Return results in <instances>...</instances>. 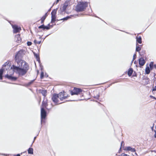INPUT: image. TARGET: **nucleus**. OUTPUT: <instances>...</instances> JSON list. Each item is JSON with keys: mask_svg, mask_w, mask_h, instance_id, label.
I'll use <instances>...</instances> for the list:
<instances>
[{"mask_svg": "<svg viewBox=\"0 0 156 156\" xmlns=\"http://www.w3.org/2000/svg\"><path fill=\"white\" fill-rule=\"evenodd\" d=\"M154 63L153 62H151L149 65L150 66L151 68H152L153 66Z\"/></svg>", "mask_w": 156, "mask_h": 156, "instance_id": "obj_25", "label": "nucleus"}, {"mask_svg": "<svg viewBox=\"0 0 156 156\" xmlns=\"http://www.w3.org/2000/svg\"><path fill=\"white\" fill-rule=\"evenodd\" d=\"M57 12V10L54 9L51 12V23H54L56 21V15Z\"/></svg>", "mask_w": 156, "mask_h": 156, "instance_id": "obj_6", "label": "nucleus"}, {"mask_svg": "<svg viewBox=\"0 0 156 156\" xmlns=\"http://www.w3.org/2000/svg\"><path fill=\"white\" fill-rule=\"evenodd\" d=\"M141 50V48L139 46H136V51H139Z\"/></svg>", "mask_w": 156, "mask_h": 156, "instance_id": "obj_24", "label": "nucleus"}, {"mask_svg": "<svg viewBox=\"0 0 156 156\" xmlns=\"http://www.w3.org/2000/svg\"><path fill=\"white\" fill-rule=\"evenodd\" d=\"M28 153L29 154H33V149L32 148H30L28 150Z\"/></svg>", "mask_w": 156, "mask_h": 156, "instance_id": "obj_19", "label": "nucleus"}, {"mask_svg": "<svg viewBox=\"0 0 156 156\" xmlns=\"http://www.w3.org/2000/svg\"><path fill=\"white\" fill-rule=\"evenodd\" d=\"M41 122L42 123L43 122V119H44L46 116V112L44 109L43 108H41Z\"/></svg>", "mask_w": 156, "mask_h": 156, "instance_id": "obj_4", "label": "nucleus"}, {"mask_svg": "<svg viewBox=\"0 0 156 156\" xmlns=\"http://www.w3.org/2000/svg\"><path fill=\"white\" fill-rule=\"evenodd\" d=\"M12 27L13 28V32L14 33H16L19 32L21 30V28L18 27L16 25H12Z\"/></svg>", "mask_w": 156, "mask_h": 156, "instance_id": "obj_9", "label": "nucleus"}, {"mask_svg": "<svg viewBox=\"0 0 156 156\" xmlns=\"http://www.w3.org/2000/svg\"><path fill=\"white\" fill-rule=\"evenodd\" d=\"M18 66L13 65L11 67L12 71L18 74L19 76L25 75L27 72L29 66L27 63L23 60L18 62Z\"/></svg>", "mask_w": 156, "mask_h": 156, "instance_id": "obj_1", "label": "nucleus"}, {"mask_svg": "<svg viewBox=\"0 0 156 156\" xmlns=\"http://www.w3.org/2000/svg\"><path fill=\"white\" fill-rule=\"evenodd\" d=\"M154 66L155 68H156V64L154 65Z\"/></svg>", "mask_w": 156, "mask_h": 156, "instance_id": "obj_43", "label": "nucleus"}, {"mask_svg": "<svg viewBox=\"0 0 156 156\" xmlns=\"http://www.w3.org/2000/svg\"><path fill=\"white\" fill-rule=\"evenodd\" d=\"M153 91L156 90V86H155L153 89Z\"/></svg>", "mask_w": 156, "mask_h": 156, "instance_id": "obj_34", "label": "nucleus"}, {"mask_svg": "<svg viewBox=\"0 0 156 156\" xmlns=\"http://www.w3.org/2000/svg\"><path fill=\"white\" fill-rule=\"evenodd\" d=\"M99 95H97L96 96L94 97V98H95L97 99H98L99 98Z\"/></svg>", "mask_w": 156, "mask_h": 156, "instance_id": "obj_33", "label": "nucleus"}, {"mask_svg": "<svg viewBox=\"0 0 156 156\" xmlns=\"http://www.w3.org/2000/svg\"><path fill=\"white\" fill-rule=\"evenodd\" d=\"M77 16L76 15H72V16H68L66 17H65L63 19H61L60 20H68L69 19L71 18V17L73 16L74 17H76Z\"/></svg>", "mask_w": 156, "mask_h": 156, "instance_id": "obj_16", "label": "nucleus"}, {"mask_svg": "<svg viewBox=\"0 0 156 156\" xmlns=\"http://www.w3.org/2000/svg\"><path fill=\"white\" fill-rule=\"evenodd\" d=\"M88 6V3L87 2H80L76 6V10L78 12L84 11Z\"/></svg>", "mask_w": 156, "mask_h": 156, "instance_id": "obj_2", "label": "nucleus"}, {"mask_svg": "<svg viewBox=\"0 0 156 156\" xmlns=\"http://www.w3.org/2000/svg\"><path fill=\"white\" fill-rule=\"evenodd\" d=\"M154 132H155V134L154 135V136L155 138H156V131H154Z\"/></svg>", "mask_w": 156, "mask_h": 156, "instance_id": "obj_38", "label": "nucleus"}, {"mask_svg": "<svg viewBox=\"0 0 156 156\" xmlns=\"http://www.w3.org/2000/svg\"><path fill=\"white\" fill-rule=\"evenodd\" d=\"M124 143V142L123 141H122V142H121V146Z\"/></svg>", "mask_w": 156, "mask_h": 156, "instance_id": "obj_44", "label": "nucleus"}, {"mask_svg": "<svg viewBox=\"0 0 156 156\" xmlns=\"http://www.w3.org/2000/svg\"><path fill=\"white\" fill-rule=\"evenodd\" d=\"M41 41H38V42H37V44H40L41 43Z\"/></svg>", "mask_w": 156, "mask_h": 156, "instance_id": "obj_36", "label": "nucleus"}, {"mask_svg": "<svg viewBox=\"0 0 156 156\" xmlns=\"http://www.w3.org/2000/svg\"><path fill=\"white\" fill-rule=\"evenodd\" d=\"M44 20H41V23H43L44 22Z\"/></svg>", "mask_w": 156, "mask_h": 156, "instance_id": "obj_41", "label": "nucleus"}, {"mask_svg": "<svg viewBox=\"0 0 156 156\" xmlns=\"http://www.w3.org/2000/svg\"><path fill=\"white\" fill-rule=\"evenodd\" d=\"M36 136H35V137H34V141H33V143L34 142V141H35V140L36 139Z\"/></svg>", "mask_w": 156, "mask_h": 156, "instance_id": "obj_39", "label": "nucleus"}, {"mask_svg": "<svg viewBox=\"0 0 156 156\" xmlns=\"http://www.w3.org/2000/svg\"><path fill=\"white\" fill-rule=\"evenodd\" d=\"M133 72V69L132 68H130L128 72V75L129 76H131Z\"/></svg>", "mask_w": 156, "mask_h": 156, "instance_id": "obj_17", "label": "nucleus"}, {"mask_svg": "<svg viewBox=\"0 0 156 156\" xmlns=\"http://www.w3.org/2000/svg\"><path fill=\"white\" fill-rule=\"evenodd\" d=\"M58 94H53L52 98L53 101L56 104H59L61 103H59L58 102Z\"/></svg>", "mask_w": 156, "mask_h": 156, "instance_id": "obj_7", "label": "nucleus"}, {"mask_svg": "<svg viewBox=\"0 0 156 156\" xmlns=\"http://www.w3.org/2000/svg\"><path fill=\"white\" fill-rule=\"evenodd\" d=\"M33 81H32V82H29V85H30V84H31L32 83H33Z\"/></svg>", "mask_w": 156, "mask_h": 156, "instance_id": "obj_42", "label": "nucleus"}, {"mask_svg": "<svg viewBox=\"0 0 156 156\" xmlns=\"http://www.w3.org/2000/svg\"><path fill=\"white\" fill-rule=\"evenodd\" d=\"M39 38L40 39L41 38V37H39Z\"/></svg>", "mask_w": 156, "mask_h": 156, "instance_id": "obj_45", "label": "nucleus"}, {"mask_svg": "<svg viewBox=\"0 0 156 156\" xmlns=\"http://www.w3.org/2000/svg\"><path fill=\"white\" fill-rule=\"evenodd\" d=\"M46 19V17H45V16H44L41 18V20H45V19Z\"/></svg>", "mask_w": 156, "mask_h": 156, "instance_id": "obj_32", "label": "nucleus"}, {"mask_svg": "<svg viewBox=\"0 0 156 156\" xmlns=\"http://www.w3.org/2000/svg\"><path fill=\"white\" fill-rule=\"evenodd\" d=\"M42 106H43L42 108L45 107L46 108L47 106V104L45 101H44V100L43 101L42 103Z\"/></svg>", "mask_w": 156, "mask_h": 156, "instance_id": "obj_21", "label": "nucleus"}, {"mask_svg": "<svg viewBox=\"0 0 156 156\" xmlns=\"http://www.w3.org/2000/svg\"><path fill=\"white\" fill-rule=\"evenodd\" d=\"M34 42L35 44H36L37 42H38V41H37L36 40H34Z\"/></svg>", "mask_w": 156, "mask_h": 156, "instance_id": "obj_35", "label": "nucleus"}, {"mask_svg": "<svg viewBox=\"0 0 156 156\" xmlns=\"http://www.w3.org/2000/svg\"><path fill=\"white\" fill-rule=\"evenodd\" d=\"M44 73L43 72H42L41 74V78L42 79L44 77Z\"/></svg>", "mask_w": 156, "mask_h": 156, "instance_id": "obj_29", "label": "nucleus"}, {"mask_svg": "<svg viewBox=\"0 0 156 156\" xmlns=\"http://www.w3.org/2000/svg\"><path fill=\"white\" fill-rule=\"evenodd\" d=\"M10 64L9 63V62H6L4 63V64L2 66V69H1V80L2 79V75L3 73V71L4 70H7V69H9V68L10 67Z\"/></svg>", "mask_w": 156, "mask_h": 156, "instance_id": "obj_3", "label": "nucleus"}, {"mask_svg": "<svg viewBox=\"0 0 156 156\" xmlns=\"http://www.w3.org/2000/svg\"><path fill=\"white\" fill-rule=\"evenodd\" d=\"M136 41L139 44L142 43L141 38L140 37H136Z\"/></svg>", "mask_w": 156, "mask_h": 156, "instance_id": "obj_18", "label": "nucleus"}, {"mask_svg": "<svg viewBox=\"0 0 156 156\" xmlns=\"http://www.w3.org/2000/svg\"><path fill=\"white\" fill-rule=\"evenodd\" d=\"M136 57V54H134L133 55V60L132 61V62H133V61L135 59Z\"/></svg>", "mask_w": 156, "mask_h": 156, "instance_id": "obj_28", "label": "nucleus"}, {"mask_svg": "<svg viewBox=\"0 0 156 156\" xmlns=\"http://www.w3.org/2000/svg\"><path fill=\"white\" fill-rule=\"evenodd\" d=\"M34 55L35 56L37 60L38 61H40L39 56L38 55L36 54L35 53H34Z\"/></svg>", "mask_w": 156, "mask_h": 156, "instance_id": "obj_23", "label": "nucleus"}, {"mask_svg": "<svg viewBox=\"0 0 156 156\" xmlns=\"http://www.w3.org/2000/svg\"><path fill=\"white\" fill-rule=\"evenodd\" d=\"M27 44L28 46H30L31 45L32 43L31 42L28 41L27 42Z\"/></svg>", "mask_w": 156, "mask_h": 156, "instance_id": "obj_30", "label": "nucleus"}, {"mask_svg": "<svg viewBox=\"0 0 156 156\" xmlns=\"http://www.w3.org/2000/svg\"><path fill=\"white\" fill-rule=\"evenodd\" d=\"M124 150L128 151H131L132 152H135L136 151L135 149L134 148H132L130 146H128L125 147L124 149Z\"/></svg>", "mask_w": 156, "mask_h": 156, "instance_id": "obj_11", "label": "nucleus"}, {"mask_svg": "<svg viewBox=\"0 0 156 156\" xmlns=\"http://www.w3.org/2000/svg\"><path fill=\"white\" fill-rule=\"evenodd\" d=\"M119 156H129L127 154H126L123 153H122Z\"/></svg>", "mask_w": 156, "mask_h": 156, "instance_id": "obj_27", "label": "nucleus"}, {"mask_svg": "<svg viewBox=\"0 0 156 156\" xmlns=\"http://www.w3.org/2000/svg\"><path fill=\"white\" fill-rule=\"evenodd\" d=\"M14 156H20L19 154H18L16 155H14Z\"/></svg>", "mask_w": 156, "mask_h": 156, "instance_id": "obj_40", "label": "nucleus"}, {"mask_svg": "<svg viewBox=\"0 0 156 156\" xmlns=\"http://www.w3.org/2000/svg\"><path fill=\"white\" fill-rule=\"evenodd\" d=\"M5 77L8 79L12 80H15L17 79L16 77H13L11 75H6Z\"/></svg>", "mask_w": 156, "mask_h": 156, "instance_id": "obj_14", "label": "nucleus"}, {"mask_svg": "<svg viewBox=\"0 0 156 156\" xmlns=\"http://www.w3.org/2000/svg\"><path fill=\"white\" fill-rule=\"evenodd\" d=\"M150 72V70L149 67H147L145 69V72L146 74H149Z\"/></svg>", "mask_w": 156, "mask_h": 156, "instance_id": "obj_20", "label": "nucleus"}, {"mask_svg": "<svg viewBox=\"0 0 156 156\" xmlns=\"http://www.w3.org/2000/svg\"><path fill=\"white\" fill-rule=\"evenodd\" d=\"M145 61L143 58H140L139 60V63L140 66H142L145 63Z\"/></svg>", "mask_w": 156, "mask_h": 156, "instance_id": "obj_13", "label": "nucleus"}, {"mask_svg": "<svg viewBox=\"0 0 156 156\" xmlns=\"http://www.w3.org/2000/svg\"><path fill=\"white\" fill-rule=\"evenodd\" d=\"M69 4V1H66L65 3H64L63 7V9L64 11L66 9V7Z\"/></svg>", "mask_w": 156, "mask_h": 156, "instance_id": "obj_15", "label": "nucleus"}, {"mask_svg": "<svg viewBox=\"0 0 156 156\" xmlns=\"http://www.w3.org/2000/svg\"><path fill=\"white\" fill-rule=\"evenodd\" d=\"M44 29H46L47 30H49L50 29V27L48 26H44Z\"/></svg>", "mask_w": 156, "mask_h": 156, "instance_id": "obj_31", "label": "nucleus"}, {"mask_svg": "<svg viewBox=\"0 0 156 156\" xmlns=\"http://www.w3.org/2000/svg\"><path fill=\"white\" fill-rule=\"evenodd\" d=\"M155 128H156V126H155Z\"/></svg>", "mask_w": 156, "mask_h": 156, "instance_id": "obj_47", "label": "nucleus"}, {"mask_svg": "<svg viewBox=\"0 0 156 156\" xmlns=\"http://www.w3.org/2000/svg\"><path fill=\"white\" fill-rule=\"evenodd\" d=\"M48 16V14L47 13H46L45 14V15L44 16H45V17L46 18V17L47 16Z\"/></svg>", "mask_w": 156, "mask_h": 156, "instance_id": "obj_37", "label": "nucleus"}, {"mask_svg": "<svg viewBox=\"0 0 156 156\" xmlns=\"http://www.w3.org/2000/svg\"><path fill=\"white\" fill-rule=\"evenodd\" d=\"M58 98L61 101H62L63 99L66 98L68 97V96H64V94L62 92H60L58 94Z\"/></svg>", "mask_w": 156, "mask_h": 156, "instance_id": "obj_10", "label": "nucleus"}, {"mask_svg": "<svg viewBox=\"0 0 156 156\" xmlns=\"http://www.w3.org/2000/svg\"><path fill=\"white\" fill-rule=\"evenodd\" d=\"M82 91V90L80 88H74L73 91H71V95H73L74 94H78L79 93Z\"/></svg>", "mask_w": 156, "mask_h": 156, "instance_id": "obj_8", "label": "nucleus"}, {"mask_svg": "<svg viewBox=\"0 0 156 156\" xmlns=\"http://www.w3.org/2000/svg\"><path fill=\"white\" fill-rule=\"evenodd\" d=\"M135 154H136V155L137 154H136V153H135Z\"/></svg>", "mask_w": 156, "mask_h": 156, "instance_id": "obj_46", "label": "nucleus"}, {"mask_svg": "<svg viewBox=\"0 0 156 156\" xmlns=\"http://www.w3.org/2000/svg\"><path fill=\"white\" fill-rule=\"evenodd\" d=\"M15 40L17 43H20L21 42V39L20 37V35L17 34L16 35L15 37Z\"/></svg>", "mask_w": 156, "mask_h": 156, "instance_id": "obj_12", "label": "nucleus"}, {"mask_svg": "<svg viewBox=\"0 0 156 156\" xmlns=\"http://www.w3.org/2000/svg\"><path fill=\"white\" fill-rule=\"evenodd\" d=\"M22 52H23L22 51H19L15 55V60L17 63L18 62H20V61L22 60L21 59V54L22 53Z\"/></svg>", "mask_w": 156, "mask_h": 156, "instance_id": "obj_5", "label": "nucleus"}, {"mask_svg": "<svg viewBox=\"0 0 156 156\" xmlns=\"http://www.w3.org/2000/svg\"><path fill=\"white\" fill-rule=\"evenodd\" d=\"M44 26V25H42L39 27L38 28L39 29L42 28L44 29V28L45 27Z\"/></svg>", "mask_w": 156, "mask_h": 156, "instance_id": "obj_26", "label": "nucleus"}, {"mask_svg": "<svg viewBox=\"0 0 156 156\" xmlns=\"http://www.w3.org/2000/svg\"><path fill=\"white\" fill-rule=\"evenodd\" d=\"M46 93L47 91L46 90H42L41 91V93L44 97L46 96Z\"/></svg>", "mask_w": 156, "mask_h": 156, "instance_id": "obj_22", "label": "nucleus"}]
</instances>
